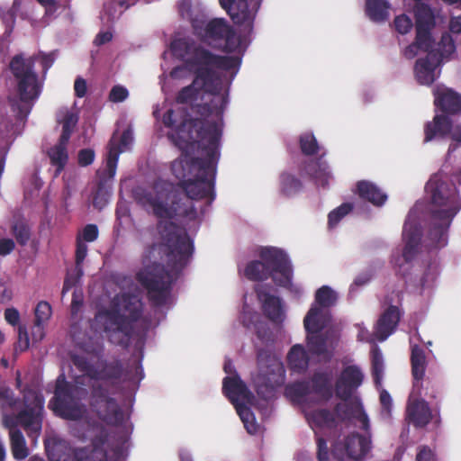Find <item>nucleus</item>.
Returning <instances> with one entry per match:
<instances>
[{"label":"nucleus","instance_id":"nucleus-60","mask_svg":"<svg viewBox=\"0 0 461 461\" xmlns=\"http://www.w3.org/2000/svg\"><path fill=\"white\" fill-rule=\"evenodd\" d=\"M395 30L401 33L405 34L412 28V21L406 14H401L394 18L393 21Z\"/></svg>","mask_w":461,"mask_h":461},{"label":"nucleus","instance_id":"nucleus-41","mask_svg":"<svg viewBox=\"0 0 461 461\" xmlns=\"http://www.w3.org/2000/svg\"><path fill=\"white\" fill-rule=\"evenodd\" d=\"M78 121V116L68 110L60 111L58 114V122L62 124L60 139L62 141H69L74 128Z\"/></svg>","mask_w":461,"mask_h":461},{"label":"nucleus","instance_id":"nucleus-10","mask_svg":"<svg viewBox=\"0 0 461 461\" xmlns=\"http://www.w3.org/2000/svg\"><path fill=\"white\" fill-rule=\"evenodd\" d=\"M406 420L416 429H423L432 421L435 428L441 425L440 405L435 402L430 408L424 398L411 393L405 411Z\"/></svg>","mask_w":461,"mask_h":461},{"label":"nucleus","instance_id":"nucleus-37","mask_svg":"<svg viewBox=\"0 0 461 461\" xmlns=\"http://www.w3.org/2000/svg\"><path fill=\"white\" fill-rule=\"evenodd\" d=\"M415 28H434L435 15L431 7L424 3L414 5Z\"/></svg>","mask_w":461,"mask_h":461},{"label":"nucleus","instance_id":"nucleus-61","mask_svg":"<svg viewBox=\"0 0 461 461\" xmlns=\"http://www.w3.org/2000/svg\"><path fill=\"white\" fill-rule=\"evenodd\" d=\"M129 95V92L126 87L117 85L114 86L109 94V100L113 103L123 102Z\"/></svg>","mask_w":461,"mask_h":461},{"label":"nucleus","instance_id":"nucleus-23","mask_svg":"<svg viewBox=\"0 0 461 461\" xmlns=\"http://www.w3.org/2000/svg\"><path fill=\"white\" fill-rule=\"evenodd\" d=\"M452 128V121L447 115L436 114L432 122H428L424 126V141L444 139L451 133Z\"/></svg>","mask_w":461,"mask_h":461},{"label":"nucleus","instance_id":"nucleus-7","mask_svg":"<svg viewBox=\"0 0 461 461\" xmlns=\"http://www.w3.org/2000/svg\"><path fill=\"white\" fill-rule=\"evenodd\" d=\"M132 197L142 207H151L153 214L158 219H173L177 216L194 219L197 215V212L191 202H189V205L185 207L175 202L172 203V205H168V194L165 191H159L158 185H155L153 190L137 186L132 190Z\"/></svg>","mask_w":461,"mask_h":461},{"label":"nucleus","instance_id":"nucleus-35","mask_svg":"<svg viewBox=\"0 0 461 461\" xmlns=\"http://www.w3.org/2000/svg\"><path fill=\"white\" fill-rule=\"evenodd\" d=\"M326 324L327 320L321 308L312 306L303 320L307 333H320L326 327Z\"/></svg>","mask_w":461,"mask_h":461},{"label":"nucleus","instance_id":"nucleus-6","mask_svg":"<svg viewBox=\"0 0 461 461\" xmlns=\"http://www.w3.org/2000/svg\"><path fill=\"white\" fill-rule=\"evenodd\" d=\"M0 406L2 409L18 410L23 407L15 417L6 418L9 422L16 421L29 433L39 434L42 426L44 399L34 390L23 391V400L14 396L12 389L0 386Z\"/></svg>","mask_w":461,"mask_h":461},{"label":"nucleus","instance_id":"nucleus-11","mask_svg":"<svg viewBox=\"0 0 461 461\" xmlns=\"http://www.w3.org/2000/svg\"><path fill=\"white\" fill-rule=\"evenodd\" d=\"M260 259L271 272V278L276 285L289 287L292 285L293 268L287 255L279 249L267 247L259 252Z\"/></svg>","mask_w":461,"mask_h":461},{"label":"nucleus","instance_id":"nucleus-3","mask_svg":"<svg viewBox=\"0 0 461 461\" xmlns=\"http://www.w3.org/2000/svg\"><path fill=\"white\" fill-rule=\"evenodd\" d=\"M162 242L152 249L166 256L167 267L154 262L136 275L137 281L147 290L154 307L164 306L170 295L171 285L187 266L194 252V244L187 232L172 221L159 224Z\"/></svg>","mask_w":461,"mask_h":461},{"label":"nucleus","instance_id":"nucleus-25","mask_svg":"<svg viewBox=\"0 0 461 461\" xmlns=\"http://www.w3.org/2000/svg\"><path fill=\"white\" fill-rule=\"evenodd\" d=\"M411 366L413 377L412 384L416 390H419L422 387V379L426 378L427 359L424 349L418 345L411 347Z\"/></svg>","mask_w":461,"mask_h":461},{"label":"nucleus","instance_id":"nucleus-26","mask_svg":"<svg viewBox=\"0 0 461 461\" xmlns=\"http://www.w3.org/2000/svg\"><path fill=\"white\" fill-rule=\"evenodd\" d=\"M107 315L110 323L114 326L113 335L116 333L123 335V339L118 341V344H128L133 334V323L136 321H131L130 317H127L125 314H122L118 311L110 312Z\"/></svg>","mask_w":461,"mask_h":461},{"label":"nucleus","instance_id":"nucleus-13","mask_svg":"<svg viewBox=\"0 0 461 461\" xmlns=\"http://www.w3.org/2000/svg\"><path fill=\"white\" fill-rule=\"evenodd\" d=\"M235 24L251 31L261 0H219Z\"/></svg>","mask_w":461,"mask_h":461},{"label":"nucleus","instance_id":"nucleus-14","mask_svg":"<svg viewBox=\"0 0 461 461\" xmlns=\"http://www.w3.org/2000/svg\"><path fill=\"white\" fill-rule=\"evenodd\" d=\"M224 41V50L235 51L240 44V38L234 29L223 18H214L206 23V29L203 41Z\"/></svg>","mask_w":461,"mask_h":461},{"label":"nucleus","instance_id":"nucleus-9","mask_svg":"<svg viewBox=\"0 0 461 461\" xmlns=\"http://www.w3.org/2000/svg\"><path fill=\"white\" fill-rule=\"evenodd\" d=\"M258 373L254 377L257 393L265 400L275 395L276 389L285 382V370L281 363L272 358L263 348L257 351Z\"/></svg>","mask_w":461,"mask_h":461},{"label":"nucleus","instance_id":"nucleus-19","mask_svg":"<svg viewBox=\"0 0 461 461\" xmlns=\"http://www.w3.org/2000/svg\"><path fill=\"white\" fill-rule=\"evenodd\" d=\"M434 104L446 114H456L461 111V95L451 88L437 86L433 89Z\"/></svg>","mask_w":461,"mask_h":461},{"label":"nucleus","instance_id":"nucleus-22","mask_svg":"<svg viewBox=\"0 0 461 461\" xmlns=\"http://www.w3.org/2000/svg\"><path fill=\"white\" fill-rule=\"evenodd\" d=\"M440 64L438 59L433 54V51L427 53L425 58L416 60L414 67L415 77L419 84L429 86L436 80L435 69Z\"/></svg>","mask_w":461,"mask_h":461},{"label":"nucleus","instance_id":"nucleus-29","mask_svg":"<svg viewBox=\"0 0 461 461\" xmlns=\"http://www.w3.org/2000/svg\"><path fill=\"white\" fill-rule=\"evenodd\" d=\"M242 323L245 327L250 328L253 326L256 330V335L263 343L272 342L274 340L273 333L267 323L259 320V315L257 312L244 313L242 316Z\"/></svg>","mask_w":461,"mask_h":461},{"label":"nucleus","instance_id":"nucleus-45","mask_svg":"<svg viewBox=\"0 0 461 461\" xmlns=\"http://www.w3.org/2000/svg\"><path fill=\"white\" fill-rule=\"evenodd\" d=\"M11 232L17 243L25 246L31 238V228L24 218H15L11 225Z\"/></svg>","mask_w":461,"mask_h":461},{"label":"nucleus","instance_id":"nucleus-21","mask_svg":"<svg viewBox=\"0 0 461 461\" xmlns=\"http://www.w3.org/2000/svg\"><path fill=\"white\" fill-rule=\"evenodd\" d=\"M222 392L232 404L239 403V400L251 402L253 393L239 375L226 376L222 382Z\"/></svg>","mask_w":461,"mask_h":461},{"label":"nucleus","instance_id":"nucleus-42","mask_svg":"<svg viewBox=\"0 0 461 461\" xmlns=\"http://www.w3.org/2000/svg\"><path fill=\"white\" fill-rule=\"evenodd\" d=\"M422 387L419 390H416L415 387L412 386L411 393L416 395L419 398H422V396L427 397L430 400H436L440 396L441 391H440V384L436 380L426 377L422 379Z\"/></svg>","mask_w":461,"mask_h":461},{"label":"nucleus","instance_id":"nucleus-12","mask_svg":"<svg viewBox=\"0 0 461 461\" xmlns=\"http://www.w3.org/2000/svg\"><path fill=\"white\" fill-rule=\"evenodd\" d=\"M90 405L102 420L110 425H119L123 421V412L116 400L109 396L108 390L100 384L91 388Z\"/></svg>","mask_w":461,"mask_h":461},{"label":"nucleus","instance_id":"nucleus-48","mask_svg":"<svg viewBox=\"0 0 461 461\" xmlns=\"http://www.w3.org/2000/svg\"><path fill=\"white\" fill-rule=\"evenodd\" d=\"M402 236L405 241L420 245L421 240V228L414 220H412L411 213L408 214L404 222Z\"/></svg>","mask_w":461,"mask_h":461},{"label":"nucleus","instance_id":"nucleus-56","mask_svg":"<svg viewBox=\"0 0 461 461\" xmlns=\"http://www.w3.org/2000/svg\"><path fill=\"white\" fill-rule=\"evenodd\" d=\"M353 210V204L350 203H344L339 207L332 210L328 215V225L330 228H334L346 215Z\"/></svg>","mask_w":461,"mask_h":461},{"label":"nucleus","instance_id":"nucleus-49","mask_svg":"<svg viewBox=\"0 0 461 461\" xmlns=\"http://www.w3.org/2000/svg\"><path fill=\"white\" fill-rule=\"evenodd\" d=\"M307 347L312 355L322 356L327 352V339L320 333H307Z\"/></svg>","mask_w":461,"mask_h":461},{"label":"nucleus","instance_id":"nucleus-2","mask_svg":"<svg viewBox=\"0 0 461 461\" xmlns=\"http://www.w3.org/2000/svg\"><path fill=\"white\" fill-rule=\"evenodd\" d=\"M170 48L173 54L184 62L185 68L194 75L193 83L177 93L176 102L181 104L192 103L197 98L199 90L212 95L209 103L192 105V111L200 115V118H192L188 109L185 107H177L175 110H185L189 120L203 125L217 124L222 131V115L228 96L221 95L222 82L216 70L237 71L241 59L234 56L214 54L188 38L172 41ZM171 110L172 108L164 113L162 121Z\"/></svg>","mask_w":461,"mask_h":461},{"label":"nucleus","instance_id":"nucleus-17","mask_svg":"<svg viewBox=\"0 0 461 461\" xmlns=\"http://www.w3.org/2000/svg\"><path fill=\"white\" fill-rule=\"evenodd\" d=\"M364 374L360 367L351 365L344 367L335 383V393L338 398L347 402L362 384Z\"/></svg>","mask_w":461,"mask_h":461},{"label":"nucleus","instance_id":"nucleus-16","mask_svg":"<svg viewBox=\"0 0 461 461\" xmlns=\"http://www.w3.org/2000/svg\"><path fill=\"white\" fill-rule=\"evenodd\" d=\"M371 440L359 433L353 432L348 435L342 442H337L332 454L339 459L344 456L355 460L363 458L370 450Z\"/></svg>","mask_w":461,"mask_h":461},{"label":"nucleus","instance_id":"nucleus-64","mask_svg":"<svg viewBox=\"0 0 461 461\" xmlns=\"http://www.w3.org/2000/svg\"><path fill=\"white\" fill-rule=\"evenodd\" d=\"M316 444L318 461H329L330 450L326 439L321 437H318L316 438Z\"/></svg>","mask_w":461,"mask_h":461},{"label":"nucleus","instance_id":"nucleus-32","mask_svg":"<svg viewBox=\"0 0 461 461\" xmlns=\"http://www.w3.org/2000/svg\"><path fill=\"white\" fill-rule=\"evenodd\" d=\"M303 188L302 180L295 175L284 171L279 176V191L285 197H292L299 194Z\"/></svg>","mask_w":461,"mask_h":461},{"label":"nucleus","instance_id":"nucleus-40","mask_svg":"<svg viewBox=\"0 0 461 461\" xmlns=\"http://www.w3.org/2000/svg\"><path fill=\"white\" fill-rule=\"evenodd\" d=\"M311 393L310 382L297 381L288 384L285 388V394L292 402L300 403Z\"/></svg>","mask_w":461,"mask_h":461},{"label":"nucleus","instance_id":"nucleus-50","mask_svg":"<svg viewBox=\"0 0 461 461\" xmlns=\"http://www.w3.org/2000/svg\"><path fill=\"white\" fill-rule=\"evenodd\" d=\"M299 146L302 153L305 156H313L320 151V146L315 136L310 132L300 136Z\"/></svg>","mask_w":461,"mask_h":461},{"label":"nucleus","instance_id":"nucleus-38","mask_svg":"<svg viewBox=\"0 0 461 461\" xmlns=\"http://www.w3.org/2000/svg\"><path fill=\"white\" fill-rule=\"evenodd\" d=\"M123 366L121 360H114L113 362H102L101 369L97 368V376L93 380H118L122 376Z\"/></svg>","mask_w":461,"mask_h":461},{"label":"nucleus","instance_id":"nucleus-57","mask_svg":"<svg viewBox=\"0 0 461 461\" xmlns=\"http://www.w3.org/2000/svg\"><path fill=\"white\" fill-rule=\"evenodd\" d=\"M51 306L46 301L40 302L35 308V325L41 328L51 316Z\"/></svg>","mask_w":461,"mask_h":461},{"label":"nucleus","instance_id":"nucleus-15","mask_svg":"<svg viewBox=\"0 0 461 461\" xmlns=\"http://www.w3.org/2000/svg\"><path fill=\"white\" fill-rule=\"evenodd\" d=\"M384 372V364L382 351L377 346H375L371 349V373L375 386L380 390L381 415L383 418L390 419L392 416L393 401L390 393L382 388Z\"/></svg>","mask_w":461,"mask_h":461},{"label":"nucleus","instance_id":"nucleus-52","mask_svg":"<svg viewBox=\"0 0 461 461\" xmlns=\"http://www.w3.org/2000/svg\"><path fill=\"white\" fill-rule=\"evenodd\" d=\"M234 406L248 432L249 434L256 433L257 424L254 422V416L250 409L242 402L236 403Z\"/></svg>","mask_w":461,"mask_h":461},{"label":"nucleus","instance_id":"nucleus-39","mask_svg":"<svg viewBox=\"0 0 461 461\" xmlns=\"http://www.w3.org/2000/svg\"><path fill=\"white\" fill-rule=\"evenodd\" d=\"M433 28H416L415 41L406 50V54L413 50H420L426 52L433 51V39L431 31Z\"/></svg>","mask_w":461,"mask_h":461},{"label":"nucleus","instance_id":"nucleus-4","mask_svg":"<svg viewBox=\"0 0 461 461\" xmlns=\"http://www.w3.org/2000/svg\"><path fill=\"white\" fill-rule=\"evenodd\" d=\"M425 189L430 200L426 246L441 249L447 244L448 229L461 209V198L456 185L438 175L429 178Z\"/></svg>","mask_w":461,"mask_h":461},{"label":"nucleus","instance_id":"nucleus-8","mask_svg":"<svg viewBox=\"0 0 461 461\" xmlns=\"http://www.w3.org/2000/svg\"><path fill=\"white\" fill-rule=\"evenodd\" d=\"M86 394V389L67 381L65 375L60 374L56 380L54 396L49 402V408L62 419L78 420L84 414L80 400Z\"/></svg>","mask_w":461,"mask_h":461},{"label":"nucleus","instance_id":"nucleus-5","mask_svg":"<svg viewBox=\"0 0 461 461\" xmlns=\"http://www.w3.org/2000/svg\"><path fill=\"white\" fill-rule=\"evenodd\" d=\"M36 57L24 59L15 55L10 61V70L17 83V96L9 99L11 109L19 120L26 119L41 95V86L34 71Z\"/></svg>","mask_w":461,"mask_h":461},{"label":"nucleus","instance_id":"nucleus-54","mask_svg":"<svg viewBox=\"0 0 461 461\" xmlns=\"http://www.w3.org/2000/svg\"><path fill=\"white\" fill-rule=\"evenodd\" d=\"M121 152L122 149L120 147L113 145L111 140L105 167V174L108 178H113L116 173L119 155Z\"/></svg>","mask_w":461,"mask_h":461},{"label":"nucleus","instance_id":"nucleus-47","mask_svg":"<svg viewBox=\"0 0 461 461\" xmlns=\"http://www.w3.org/2000/svg\"><path fill=\"white\" fill-rule=\"evenodd\" d=\"M111 185L104 179L97 182L96 188L93 194V205L98 210H102L109 202L112 194Z\"/></svg>","mask_w":461,"mask_h":461},{"label":"nucleus","instance_id":"nucleus-46","mask_svg":"<svg viewBox=\"0 0 461 461\" xmlns=\"http://www.w3.org/2000/svg\"><path fill=\"white\" fill-rule=\"evenodd\" d=\"M455 51L456 45L453 38L449 33L445 32L442 34L437 49L433 50V54L438 59V63L441 64L444 59H448Z\"/></svg>","mask_w":461,"mask_h":461},{"label":"nucleus","instance_id":"nucleus-34","mask_svg":"<svg viewBox=\"0 0 461 461\" xmlns=\"http://www.w3.org/2000/svg\"><path fill=\"white\" fill-rule=\"evenodd\" d=\"M68 141H62V139L59 138L58 143L48 150V157L50 158L51 165L56 167L57 175L64 169L68 163Z\"/></svg>","mask_w":461,"mask_h":461},{"label":"nucleus","instance_id":"nucleus-33","mask_svg":"<svg viewBox=\"0 0 461 461\" xmlns=\"http://www.w3.org/2000/svg\"><path fill=\"white\" fill-rule=\"evenodd\" d=\"M287 362L292 371L304 372L309 366V357L304 348L299 344L293 346L287 355Z\"/></svg>","mask_w":461,"mask_h":461},{"label":"nucleus","instance_id":"nucleus-1","mask_svg":"<svg viewBox=\"0 0 461 461\" xmlns=\"http://www.w3.org/2000/svg\"><path fill=\"white\" fill-rule=\"evenodd\" d=\"M163 125L169 129L167 137L181 151L171 164L172 174L179 180L191 200H214L216 164L219 158L221 131L217 124L203 125L189 120L185 110H171Z\"/></svg>","mask_w":461,"mask_h":461},{"label":"nucleus","instance_id":"nucleus-55","mask_svg":"<svg viewBox=\"0 0 461 461\" xmlns=\"http://www.w3.org/2000/svg\"><path fill=\"white\" fill-rule=\"evenodd\" d=\"M336 299L333 290L327 285H323L316 291L315 302L319 304L318 307L320 308L331 306Z\"/></svg>","mask_w":461,"mask_h":461},{"label":"nucleus","instance_id":"nucleus-30","mask_svg":"<svg viewBox=\"0 0 461 461\" xmlns=\"http://www.w3.org/2000/svg\"><path fill=\"white\" fill-rule=\"evenodd\" d=\"M391 4L387 0H366V16L375 23H384L389 19Z\"/></svg>","mask_w":461,"mask_h":461},{"label":"nucleus","instance_id":"nucleus-27","mask_svg":"<svg viewBox=\"0 0 461 461\" xmlns=\"http://www.w3.org/2000/svg\"><path fill=\"white\" fill-rule=\"evenodd\" d=\"M357 194L375 206L383 205L387 200V195L376 185L366 180L357 183Z\"/></svg>","mask_w":461,"mask_h":461},{"label":"nucleus","instance_id":"nucleus-51","mask_svg":"<svg viewBox=\"0 0 461 461\" xmlns=\"http://www.w3.org/2000/svg\"><path fill=\"white\" fill-rule=\"evenodd\" d=\"M71 361L77 369L93 379L97 376V368L84 355H72Z\"/></svg>","mask_w":461,"mask_h":461},{"label":"nucleus","instance_id":"nucleus-36","mask_svg":"<svg viewBox=\"0 0 461 461\" xmlns=\"http://www.w3.org/2000/svg\"><path fill=\"white\" fill-rule=\"evenodd\" d=\"M120 307L122 312L127 313L131 321H138L142 314V303L134 294H123L119 301Z\"/></svg>","mask_w":461,"mask_h":461},{"label":"nucleus","instance_id":"nucleus-62","mask_svg":"<svg viewBox=\"0 0 461 461\" xmlns=\"http://www.w3.org/2000/svg\"><path fill=\"white\" fill-rule=\"evenodd\" d=\"M95 151L92 149H80L77 154V163L80 167H87L95 160Z\"/></svg>","mask_w":461,"mask_h":461},{"label":"nucleus","instance_id":"nucleus-63","mask_svg":"<svg viewBox=\"0 0 461 461\" xmlns=\"http://www.w3.org/2000/svg\"><path fill=\"white\" fill-rule=\"evenodd\" d=\"M334 412L342 420L349 419L353 414V407L347 402L337 403L334 407Z\"/></svg>","mask_w":461,"mask_h":461},{"label":"nucleus","instance_id":"nucleus-28","mask_svg":"<svg viewBox=\"0 0 461 461\" xmlns=\"http://www.w3.org/2000/svg\"><path fill=\"white\" fill-rule=\"evenodd\" d=\"M5 425L10 428L9 436L11 441V449L15 459H24L28 456V448L23 432L16 428V421L9 422L5 420Z\"/></svg>","mask_w":461,"mask_h":461},{"label":"nucleus","instance_id":"nucleus-24","mask_svg":"<svg viewBox=\"0 0 461 461\" xmlns=\"http://www.w3.org/2000/svg\"><path fill=\"white\" fill-rule=\"evenodd\" d=\"M258 297L262 301L264 315L274 323H282L285 319V312L281 299L278 296L263 292H258Z\"/></svg>","mask_w":461,"mask_h":461},{"label":"nucleus","instance_id":"nucleus-18","mask_svg":"<svg viewBox=\"0 0 461 461\" xmlns=\"http://www.w3.org/2000/svg\"><path fill=\"white\" fill-rule=\"evenodd\" d=\"M325 153H322L316 159H308L303 161L299 166V171L302 176H307L313 180L316 185L326 187L331 177L330 167L323 159Z\"/></svg>","mask_w":461,"mask_h":461},{"label":"nucleus","instance_id":"nucleus-31","mask_svg":"<svg viewBox=\"0 0 461 461\" xmlns=\"http://www.w3.org/2000/svg\"><path fill=\"white\" fill-rule=\"evenodd\" d=\"M310 386L314 393L324 400H329L332 396L331 375L328 372H314Z\"/></svg>","mask_w":461,"mask_h":461},{"label":"nucleus","instance_id":"nucleus-20","mask_svg":"<svg viewBox=\"0 0 461 461\" xmlns=\"http://www.w3.org/2000/svg\"><path fill=\"white\" fill-rule=\"evenodd\" d=\"M401 320V312L395 305L388 306L378 318L374 334L379 341L385 340L393 334Z\"/></svg>","mask_w":461,"mask_h":461},{"label":"nucleus","instance_id":"nucleus-43","mask_svg":"<svg viewBox=\"0 0 461 461\" xmlns=\"http://www.w3.org/2000/svg\"><path fill=\"white\" fill-rule=\"evenodd\" d=\"M244 275L250 281H263L271 277V272L267 269L262 259L249 262L245 267Z\"/></svg>","mask_w":461,"mask_h":461},{"label":"nucleus","instance_id":"nucleus-59","mask_svg":"<svg viewBox=\"0 0 461 461\" xmlns=\"http://www.w3.org/2000/svg\"><path fill=\"white\" fill-rule=\"evenodd\" d=\"M76 256H75V262H76V268L77 271L80 272V274H83V270L81 267V265L83 264L86 255H87V246L86 243H84L80 238H77L76 240Z\"/></svg>","mask_w":461,"mask_h":461},{"label":"nucleus","instance_id":"nucleus-53","mask_svg":"<svg viewBox=\"0 0 461 461\" xmlns=\"http://www.w3.org/2000/svg\"><path fill=\"white\" fill-rule=\"evenodd\" d=\"M21 0H14L12 6L5 10L0 8V17L5 24V32L11 33L15 23L16 13L20 9Z\"/></svg>","mask_w":461,"mask_h":461},{"label":"nucleus","instance_id":"nucleus-44","mask_svg":"<svg viewBox=\"0 0 461 461\" xmlns=\"http://www.w3.org/2000/svg\"><path fill=\"white\" fill-rule=\"evenodd\" d=\"M307 419L319 428H332L335 425V415L328 409L313 410L307 414Z\"/></svg>","mask_w":461,"mask_h":461},{"label":"nucleus","instance_id":"nucleus-58","mask_svg":"<svg viewBox=\"0 0 461 461\" xmlns=\"http://www.w3.org/2000/svg\"><path fill=\"white\" fill-rule=\"evenodd\" d=\"M99 237V230L96 224L88 223L86 224L80 233L77 235V238H80L84 243L94 242Z\"/></svg>","mask_w":461,"mask_h":461}]
</instances>
